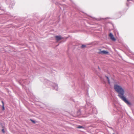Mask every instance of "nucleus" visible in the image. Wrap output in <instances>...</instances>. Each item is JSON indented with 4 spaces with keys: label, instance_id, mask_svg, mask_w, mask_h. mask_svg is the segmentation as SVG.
<instances>
[{
    "label": "nucleus",
    "instance_id": "obj_2",
    "mask_svg": "<svg viewBox=\"0 0 134 134\" xmlns=\"http://www.w3.org/2000/svg\"><path fill=\"white\" fill-rule=\"evenodd\" d=\"M109 36L112 40L114 41H116V39L114 37L112 34L111 33H110L109 35Z\"/></svg>",
    "mask_w": 134,
    "mask_h": 134
},
{
    "label": "nucleus",
    "instance_id": "obj_4",
    "mask_svg": "<svg viewBox=\"0 0 134 134\" xmlns=\"http://www.w3.org/2000/svg\"><path fill=\"white\" fill-rule=\"evenodd\" d=\"M99 53L102 54H107L108 53V52L105 51H103L100 52Z\"/></svg>",
    "mask_w": 134,
    "mask_h": 134
},
{
    "label": "nucleus",
    "instance_id": "obj_6",
    "mask_svg": "<svg viewBox=\"0 0 134 134\" xmlns=\"http://www.w3.org/2000/svg\"><path fill=\"white\" fill-rule=\"evenodd\" d=\"M105 77L107 79V80L108 83L109 84L110 83V82L109 78L107 76H106Z\"/></svg>",
    "mask_w": 134,
    "mask_h": 134
},
{
    "label": "nucleus",
    "instance_id": "obj_11",
    "mask_svg": "<svg viewBox=\"0 0 134 134\" xmlns=\"http://www.w3.org/2000/svg\"><path fill=\"white\" fill-rule=\"evenodd\" d=\"M2 105H4V102H3V101H2Z\"/></svg>",
    "mask_w": 134,
    "mask_h": 134
},
{
    "label": "nucleus",
    "instance_id": "obj_12",
    "mask_svg": "<svg viewBox=\"0 0 134 134\" xmlns=\"http://www.w3.org/2000/svg\"><path fill=\"white\" fill-rule=\"evenodd\" d=\"M113 134H115L114 133H113Z\"/></svg>",
    "mask_w": 134,
    "mask_h": 134
},
{
    "label": "nucleus",
    "instance_id": "obj_1",
    "mask_svg": "<svg viewBox=\"0 0 134 134\" xmlns=\"http://www.w3.org/2000/svg\"><path fill=\"white\" fill-rule=\"evenodd\" d=\"M114 89L119 94L118 96L124 102L128 105H130L131 104L124 96L125 91L120 86L116 84L114 85Z\"/></svg>",
    "mask_w": 134,
    "mask_h": 134
},
{
    "label": "nucleus",
    "instance_id": "obj_9",
    "mask_svg": "<svg viewBox=\"0 0 134 134\" xmlns=\"http://www.w3.org/2000/svg\"><path fill=\"white\" fill-rule=\"evenodd\" d=\"M2 131L3 133H4L5 132V131H4V129H3L2 130Z\"/></svg>",
    "mask_w": 134,
    "mask_h": 134
},
{
    "label": "nucleus",
    "instance_id": "obj_8",
    "mask_svg": "<svg viewBox=\"0 0 134 134\" xmlns=\"http://www.w3.org/2000/svg\"><path fill=\"white\" fill-rule=\"evenodd\" d=\"M30 120L33 123H35V122L34 120H31V119Z\"/></svg>",
    "mask_w": 134,
    "mask_h": 134
},
{
    "label": "nucleus",
    "instance_id": "obj_10",
    "mask_svg": "<svg viewBox=\"0 0 134 134\" xmlns=\"http://www.w3.org/2000/svg\"><path fill=\"white\" fill-rule=\"evenodd\" d=\"M2 109L3 110H4V105H2Z\"/></svg>",
    "mask_w": 134,
    "mask_h": 134
},
{
    "label": "nucleus",
    "instance_id": "obj_7",
    "mask_svg": "<svg viewBox=\"0 0 134 134\" xmlns=\"http://www.w3.org/2000/svg\"><path fill=\"white\" fill-rule=\"evenodd\" d=\"M86 47V45H82L81 46V48H85V47Z\"/></svg>",
    "mask_w": 134,
    "mask_h": 134
},
{
    "label": "nucleus",
    "instance_id": "obj_3",
    "mask_svg": "<svg viewBox=\"0 0 134 134\" xmlns=\"http://www.w3.org/2000/svg\"><path fill=\"white\" fill-rule=\"evenodd\" d=\"M55 37L57 41L62 39V38L60 36H56Z\"/></svg>",
    "mask_w": 134,
    "mask_h": 134
},
{
    "label": "nucleus",
    "instance_id": "obj_5",
    "mask_svg": "<svg viewBox=\"0 0 134 134\" xmlns=\"http://www.w3.org/2000/svg\"><path fill=\"white\" fill-rule=\"evenodd\" d=\"M77 128H79V129H80V128H84V127H83L82 126H78L77 127Z\"/></svg>",
    "mask_w": 134,
    "mask_h": 134
}]
</instances>
